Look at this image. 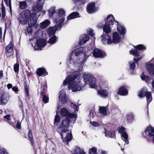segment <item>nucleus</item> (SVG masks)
Masks as SVG:
<instances>
[{
  "instance_id": "obj_2",
  "label": "nucleus",
  "mask_w": 154,
  "mask_h": 154,
  "mask_svg": "<svg viewBox=\"0 0 154 154\" xmlns=\"http://www.w3.org/2000/svg\"><path fill=\"white\" fill-rule=\"evenodd\" d=\"M18 20L20 23L24 25L27 23L29 20V22L36 20L35 14L31 13V11L28 9H25L22 11L20 14Z\"/></svg>"
},
{
  "instance_id": "obj_31",
  "label": "nucleus",
  "mask_w": 154,
  "mask_h": 154,
  "mask_svg": "<svg viewBox=\"0 0 154 154\" xmlns=\"http://www.w3.org/2000/svg\"><path fill=\"white\" fill-rule=\"evenodd\" d=\"M59 98L62 101L63 103L64 104L68 102V98L66 96L65 94L63 95L60 94Z\"/></svg>"
},
{
  "instance_id": "obj_25",
  "label": "nucleus",
  "mask_w": 154,
  "mask_h": 154,
  "mask_svg": "<svg viewBox=\"0 0 154 154\" xmlns=\"http://www.w3.org/2000/svg\"><path fill=\"white\" fill-rule=\"evenodd\" d=\"M79 13L77 11L73 12L71 13L67 17L68 20H70L77 17H79Z\"/></svg>"
},
{
  "instance_id": "obj_3",
  "label": "nucleus",
  "mask_w": 154,
  "mask_h": 154,
  "mask_svg": "<svg viewBox=\"0 0 154 154\" xmlns=\"http://www.w3.org/2000/svg\"><path fill=\"white\" fill-rule=\"evenodd\" d=\"M79 76V75H69L63 81V84L67 85L69 83L68 88H71L72 91L76 92L81 89V87L78 84L77 82L74 81Z\"/></svg>"
},
{
  "instance_id": "obj_7",
  "label": "nucleus",
  "mask_w": 154,
  "mask_h": 154,
  "mask_svg": "<svg viewBox=\"0 0 154 154\" xmlns=\"http://www.w3.org/2000/svg\"><path fill=\"white\" fill-rule=\"evenodd\" d=\"M60 114L62 117H66V118L72 119L74 118L73 123H75L77 118V114L70 113L66 108H61L60 111Z\"/></svg>"
},
{
  "instance_id": "obj_6",
  "label": "nucleus",
  "mask_w": 154,
  "mask_h": 154,
  "mask_svg": "<svg viewBox=\"0 0 154 154\" xmlns=\"http://www.w3.org/2000/svg\"><path fill=\"white\" fill-rule=\"evenodd\" d=\"M147 88L144 87L141 88L138 91V96L140 98L146 96L147 104L148 105L152 100V94L150 91H148Z\"/></svg>"
},
{
  "instance_id": "obj_56",
  "label": "nucleus",
  "mask_w": 154,
  "mask_h": 154,
  "mask_svg": "<svg viewBox=\"0 0 154 154\" xmlns=\"http://www.w3.org/2000/svg\"><path fill=\"white\" fill-rule=\"evenodd\" d=\"M11 116L9 115H7L4 117V118L8 120H10Z\"/></svg>"
},
{
  "instance_id": "obj_1",
  "label": "nucleus",
  "mask_w": 154,
  "mask_h": 154,
  "mask_svg": "<svg viewBox=\"0 0 154 154\" xmlns=\"http://www.w3.org/2000/svg\"><path fill=\"white\" fill-rule=\"evenodd\" d=\"M70 118H67L63 120L61 122V124L59 127L57 131L61 136V138L62 142L66 145H69V142L73 138L72 134L71 132H69L66 134L65 137H63V133H66L69 131L68 128L70 123Z\"/></svg>"
},
{
  "instance_id": "obj_36",
  "label": "nucleus",
  "mask_w": 154,
  "mask_h": 154,
  "mask_svg": "<svg viewBox=\"0 0 154 154\" xmlns=\"http://www.w3.org/2000/svg\"><path fill=\"white\" fill-rule=\"evenodd\" d=\"M19 7L21 10H24L27 8V5L26 1H21L20 2Z\"/></svg>"
},
{
  "instance_id": "obj_54",
  "label": "nucleus",
  "mask_w": 154,
  "mask_h": 154,
  "mask_svg": "<svg viewBox=\"0 0 154 154\" xmlns=\"http://www.w3.org/2000/svg\"><path fill=\"white\" fill-rule=\"evenodd\" d=\"M84 57V58L82 61V63L84 64L85 63L86 59L88 58V57L89 56V55L87 56H86V53H85V56H83Z\"/></svg>"
},
{
  "instance_id": "obj_26",
  "label": "nucleus",
  "mask_w": 154,
  "mask_h": 154,
  "mask_svg": "<svg viewBox=\"0 0 154 154\" xmlns=\"http://www.w3.org/2000/svg\"><path fill=\"white\" fill-rule=\"evenodd\" d=\"M104 133L105 136L108 137L113 138L116 136L115 131H106L105 129Z\"/></svg>"
},
{
  "instance_id": "obj_34",
  "label": "nucleus",
  "mask_w": 154,
  "mask_h": 154,
  "mask_svg": "<svg viewBox=\"0 0 154 154\" xmlns=\"http://www.w3.org/2000/svg\"><path fill=\"white\" fill-rule=\"evenodd\" d=\"M24 91L25 92L26 95V97L29 100L30 98L29 96V86H28L27 84L26 83L24 86Z\"/></svg>"
},
{
  "instance_id": "obj_21",
  "label": "nucleus",
  "mask_w": 154,
  "mask_h": 154,
  "mask_svg": "<svg viewBox=\"0 0 154 154\" xmlns=\"http://www.w3.org/2000/svg\"><path fill=\"white\" fill-rule=\"evenodd\" d=\"M58 27L60 28L57 25V26L51 27L48 28V32L50 37H51L53 35H55L56 31Z\"/></svg>"
},
{
  "instance_id": "obj_40",
  "label": "nucleus",
  "mask_w": 154,
  "mask_h": 154,
  "mask_svg": "<svg viewBox=\"0 0 154 154\" xmlns=\"http://www.w3.org/2000/svg\"><path fill=\"white\" fill-rule=\"evenodd\" d=\"M122 137L124 139L125 142L126 144H128L129 143V141L128 140V135L126 132H124L122 134Z\"/></svg>"
},
{
  "instance_id": "obj_63",
  "label": "nucleus",
  "mask_w": 154,
  "mask_h": 154,
  "mask_svg": "<svg viewBox=\"0 0 154 154\" xmlns=\"http://www.w3.org/2000/svg\"><path fill=\"white\" fill-rule=\"evenodd\" d=\"M2 28L1 27H0V38L1 39L2 37Z\"/></svg>"
},
{
  "instance_id": "obj_44",
  "label": "nucleus",
  "mask_w": 154,
  "mask_h": 154,
  "mask_svg": "<svg viewBox=\"0 0 154 154\" xmlns=\"http://www.w3.org/2000/svg\"><path fill=\"white\" fill-rule=\"evenodd\" d=\"M89 154H97V149L95 147L90 148L89 149Z\"/></svg>"
},
{
  "instance_id": "obj_27",
  "label": "nucleus",
  "mask_w": 154,
  "mask_h": 154,
  "mask_svg": "<svg viewBox=\"0 0 154 154\" xmlns=\"http://www.w3.org/2000/svg\"><path fill=\"white\" fill-rule=\"evenodd\" d=\"M82 39L79 41V44L80 45H82L85 44L89 39V36L87 35H84Z\"/></svg>"
},
{
  "instance_id": "obj_16",
  "label": "nucleus",
  "mask_w": 154,
  "mask_h": 154,
  "mask_svg": "<svg viewBox=\"0 0 154 154\" xmlns=\"http://www.w3.org/2000/svg\"><path fill=\"white\" fill-rule=\"evenodd\" d=\"M14 46V44L13 42L11 41L9 44L6 47L5 52L9 57L12 55L13 54Z\"/></svg>"
},
{
  "instance_id": "obj_13",
  "label": "nucleus",
  "mask_w": 154,
  "mask_h": 154,
  "mask_svg": "<svg viewBox=\"0 0 154 154\" xmlns=\"http://www.w3.org/2000/svg\"><path fill=\"white\" fill-rule=\"evenodd\" d=\"M92 54L93 56L96 58H103L106 56V54L104 51L97 48L94 49Z\"/></svg>"
},
{
  "instance_id": "obj_62",
  "label": "nucleus",
  "mask_w": 154,
  "mask_h": 154,
  "mask_svg": "<svg viewBox=\"0 0 154 154\" xmlns=\"http://www.w3.org/2000/svg\"><path fill=\"white\" fill-rule=\"evenodd\" d=\"M21 105L20 106V109H22V111H23V102L22 100L21 101Z\"/></svg>"
},
{
  "instance_id": "obj_53",
  "label": "nucleus",
  "mask_w": 154,
  "mask_h": 154,
  "mask_svg": "<svg viewBox=\"0 0 154 154\" xmlns=\"http://www.w3.org/2000/svg\"><path fill=\"white\" fill-rule=\"evenodd\" d=\"M16 128L20 130L21 129V123H20L18 121L17 122V125L16 126Z\"/></svg>"
},
{
  "instance_id": "obj_17",
  "label": "nucleus",
  "mask_w": 154,
  "mask_h": 154,
  "mask_svg": "<svg viewBox=\"0 0 154 154\" xmlns=\"http://www.w3.org/2000/svg\"><path fill=\"white\" fill-rule=\"evenodd\" d=\"M128 94V90L126 86L123 85L121 86L119 89L117 94L121 96H125Z\"/></svg>"
},
{
  "instance_id": "obj_10",
  "label": "nucleus",
  "mask_w": 154,
  "mask_h": 154,
  "mask_svg": "<svg viewBox=\"0 0 154 154\" xmlns=\"http://www.w3.org/2000/svg\"><path fill=\"white\" fill-rule=\"evenodd\" d=\"M57 15L59 22L58 26L60 28H61L62 26V24L65 20V11L62 8L58 10Z\"/></svg>"
},
{
  "instance_id": "obj_28",
  "label": "nucleus",
  "mask_w": 154,
  "mask_h": 154,
  "mask_svg": "<svg viewBox=\"0 0 154 154\" xmlns=\"http://www.w3.org/2000/svg\"><path fill=\"white\" fill-rule=\"evenodd\" d=\"M111 25L109 24H107L105 23L103 26V29L104 32L106 33L107 34L109 33L111 30V29L110 28Z\"/></svg>"
},
{
  "instance_id": "obj_47",
  "label": "nucleus",
  "mask_w": 154,
  "mask_h": 154,
  "mask_svg": "<svg viewBox=\"0 0 154 154\" xmlns=\"http://www.w3.org/2000/svg\"><path fill=\"white\" fill-rule=\"evenodd\" d=\"M42 101L44 103H47L49 102V97L46 95L43 96L42 98Z\"/></svg>"
},
{
  "instance_id": "obj_20",
  "label": "nucleus",
  "mask_w": 154,
  "mask_h": 154,
  "mask_svg": "<svg viewBox=\"0 0 154 154\" xmlns=\"http://www.w3.org/2000/svg\"><path fill=\"white\" fill-rule=\"evenodd\" d=\"M37 75L39 76H45L48 75V72L46 69L44 68L41 67L38 69L36 72Z\"/></svg>"
},
{
  "instance_id": "obj_64",
  "label": "nucleus",
  "mask_w": 154,
  "mask_h": 154,
  "mask_svg": "<svg viewBox=\"0 0 154 154\" xmlns=\"http://www.w3.org/2000/svg\"><path fill=\"white\" fill-rule=\"evenodd\" d=\"M101 153V154H106V152L105 151L102 150Z\"/></svg>"
},
{
  "instance_id": "obj_50",
  "label": "nucleus",
  "mask_w": 154,
  "mask_h": 154,
  "mask_svg": "<svg viewBox=\"0 0 154 154\" xmlns=\"http://www.w3.org/2000/svg\"><path fill=\"white\" fill-rule=\"evenodd\" d=\"M42 90L47 91V85L46 82L45 83L44 85H42Z\"/></svg>"
},
{
  "instance_id": "obj_12",
  "label": "nucleus",
  "mask_w": 154,
  "mask_h": 154,
  "mask_svg": "<svg viewBox=\"0 0 154 154\" xmlns=\"http://www.w3.org/2000/svg\"><path fill=\"white\" fill-rule=\"evenodd\" d=\"M84 48H80L73 50L72 52L70 57L69 60L71 61L72 60V58L73 56L75 55V57H78L79 55H83V56H85L86 52L84 50Z\"/></svg>"
},
{
  "instance_id": "obj_15",
  "label": "nucleus",
  "mask_w": 154,
  "mask_h": 154,
  "mask_svg": "<svg viewBox=\"0 0 154 154\" xmlns=\"http://www.w3.org/2000/svg\"><path fill=\"white\" fill-rule=\"evenodd\" d=\"M143 135L146 137H154V128L150 125H149L146 128Z\"/></svg>"
},
{
  "instance_id": "obj_8",
  "label": "nucleus",
  "mask_w": 154,
  "mask_h": 154,
  "mask_svg": "<svg viewBox=\"0 0 154 154\" xmlns=\"http://www.w3.org/2000/svg\"><path fill=\"white\" fill-rule=\"evenodd\" d=\"M134 49L132 48L130 51L129 53L131 55L134 56L135 57H140V55L138 51L144 50L146 49V47L142 44H140L134 46Z\"/></svg>"
},
{
  "instance_id": "obj_57",
  "label": "nucleus",
  "mask_w": 154,
  "mask_h": 154,
  "mask_svg": "<svg viewBox=\"0 0 154 154\" xmlns=\"http://www.w3.org/2000/svg\"><path fill=\"white\" fill-rule=\"evenodd\" d=\"M46 91H46L42 90V91L41 93V95L43 97L46 96L45 93Z\"/></svg>"
},
{
  "instance_id": "obj_49",
  "label": "nucleus",
  "mask_w": 154,
  "mask_h": 154,
  "mask_svg": "<svg viewBox=\"0 0 154 154\" xmlns=\"http://www.w3.org/2000/svg\"><path fill=\"white\" fill-rule=\"evenodd\" d=\"M125 131V128L124 127H121V128H119V132L120 133L122 134L124 132H126Z\"/></svg>"
},
{
  "instance_id": "obj_43",
  "label": "nucleus",
  "mask_w": 154,
  "mask_h": 154,
  "mask_svg": "<svg viewBox=\"0 0 154 154\" xmlns=\"http://www.w3.org/2000/svg\"><path fill=\"white\" fill-rule=\"evenodd\" d=\"M127 120L128 122H132L134 119L133 115L131 114H128L126 115Z\"/></svg>"
},
{
  "instance_id": "obj_51",
  "label": "nucleus",
  "mask_w": 154,
  "mask_h": 154,
  "mask_svg": "<svg viewBox=\"0 0 154 154\" xmlns=\"http://www.w3.org/2000/svg\"><path fill=\"white\" fill-rule=\"evenodd\" d=\"M12 90L15 92H17L19 91L18 88L17 86H14L12 87Z\"/></svg>"
},
{
  "instance_id": "obj_52",
  "label": "nucleus",
  "mask_w": 154,
  "mask_h": 154,
  "mask_svg": "<svg viewBox=\"0 0 154 154\" xmlns=\"http://www.w3.org/2000/svg\"><path fill=\"white\" fill-rule=\"evenodd\" d=\"M88 35L91 36V37L94 36V35L93 33V30L90 29L88 32Z\"/></svg>"
},
{
  "instance_id": "obj_9",
  "label": "nucleus",
  "mask_w": 154,
  "mask_h": 154,
  "mask_svg": "<svg viewBox=\"0 0 154 154\" xmlns=\"http://www.w3.org/2000/svg\"><path fill=\"white\" fill-rule=\"evenodd\" d=\"M83 76L85 83L88 84L91 88H95L96 87V80L94 78L88 74H84Z\"/></svg>"
},
{
  "instance_id": "obj_59",
  "label": "nucleus",
  "mask_w": 154,
  "mask_h": 154,
  "mask_svg": "<svg viewBox=\"0 0 154 154\" xmlns=\"http://www.w3.org/2000/svg\"><path fill=\"white\" fill-rule=\"evenodd\" d=\"M8 88V89H10L12 87V85L11 84L9 83L7 85Z\"/></svg>"
},
{
  "instance_id": "obj_14",
  "label": "nucleus",
  "mask_w": 154,
  "mask_h": 154,
  "mask_svg": "<svg viewBox=\"0 0 154 154\" xmlns=\"http://www.w3.org/2000/svg\"><path fill=\"white\" fill-rule=\"evenodd\" d=\"M98 9L96 7L95 3L94 2H90L86 7V11L89 14H92L96 12Z\"/></svg>"
},
{
  "instance_id": "obj_24",
  "label": "nucleus",
  "mask_w": 154,
  "mask_h": 154,
  "mask_svg": "<svg viewBox=\"0 0 154 154\" xmlns=\"http://www.w3.org/2000/svg\"><path fill=\"white\" fill-rule=\"evenodd\" d=\"M28 135L29 140L31 142V145L33 149H34L35 148V145L34 144V141L31 129H30L29 131Z\"/></svg>"
},
{
  "instance_id": "obj_58",
  "label": "nucleus",
  "mask_w": 154,
  "mask_h": 154,
  "mask_svg": "<svg viewBox=\"0 0 154 154\" xmlns=\"http://www.w3.org/2000/svg\"><path fill=\"white\" fill-rule=\"evenodd\" d=\"M9 6L11 12V0H9Z\"/></svg>"
},
{
  "instance_id": "obj_37",
  "label": "nucleus",
  "mask_w": 154,
  "mask_h": 154,
  "mask_svg": "<svg viewBox=\"0 0 154 154\" xmlns=\"http://www.w3.org/2000/svg\"><path fill=\"white\" fill-rule=\"evenodd\" d=\"M2 9L1 11L2 12V20H5V8L4 6L3 1H2L1 3Z\"/></svg>"
},
{
  "instance_id": "obj_29",
  "label": "nucleus",
  "mask_w": 154,
  "mask_h": 154,
  "mask_svg": "<svg viewBox=\"0 0 154 154\" xmlns=\"http://www.w3.org/2000/svg\"><path fill=\"white\" fill-rule=\"evenodd\" d=\"M98 94L101 97H105L108 95V93L105 90H100L98 91Z\"/></svg>"
},
{
  "instance_id": "obj_18",
  "label": "nucleus",
  "mask_w": 154,
  "mask_h": 154,
  "mask_svg": "<svg viewBox=\"0 0 154 154\" xmlns=\"http://www.w3.org/2000/svg\"><path fill=\"white\" fill-rule=\"evenodd\" d=\"M9 97L4 93L0 94V105H4L7 103Z\"/></svg>"
},
{
  "instance_id": "obj_55",
  "label": "nucleus",
  "mask_w": 154,
  "mask_h": 154,
  "mask_svg": "<svg viewBox=\"0 0 154 154\" xmlns=\"http://www.w3.org/2000/svg\"><path fill=\"white\" fill-rule=\"evenodd\" d=\"M90 116L92 118H94V112L93 111L91 110L90 112Z\"/></svg>"
},
{
  "instance_id": "obj_42",
  "label": "nucleus",
  "mask_w": 154,
  "mask_h": 154,
  "mask_svg": "<svg viewBox=\"0 0 154 154\" xmlns=\"http://www.w3.org/2000/svg\"><path fill=\"white\" fill-rule=\"evenodd\" d=\"M60 116L56 114L55 116L54 120V125H57L58 124L57 123H58L60 121Z\"/></svg>"
},
{
  "instance_id": "obj_11",
  "label": "nucleus",
  "mask_w": 154,
  "mask_h": 154,
  "mask_svg": "<svg viewBox=\"0 0 154 154\" xmlns=\"http://www.w3.org/2000/svg\"><path fill=\"white\" fill-rule=\"evenodd\" d=\"M146 69L149 74L154 76V58L146 64Z\"/></svg>"
},
{
  "instance_id": "obj_60",
  "label": "nucleus",
  "mask_w": 154,
  "mask_h": 154,
  "mask_svg": "<svg viewBox=\"0 0 154 154\" xmlns=\"http://www.w3.org/2000/svg\"><path fill=\"white\" fill-rule=\"evenodd\" d=\"M3 71L2 70L0 71V79L3 78Z\"/></svg>"
},
{
  "instance_id": "obj_41",
  "label": "nucleus",
  "mask_w": 154,
  "mask_h": 154,
  "mask_svg": "<svg viewBox=\"0 0 154 154\" xmlns=\"http://www.w3.org/2000/svg\"><path fill=\"white\" fill-rule=\"evenodd\" d=\"M49 16L52 17L53 14L55 13V7H52L48 11Z\"/></svg>"
},
{
  "instance_id": "obj_45",
  "label": "nucleus",
  "mask_w": 154,
  "mask_h": 154,
  "mask_svg": "<svg viewBox=\"0 0 154 154\" xmlns=\"http://www.w3.org/2000/svg\"><path fill=\"white\" fill-rule=\"evenodd\" d=\"M19 64L18 63H16L14 65V69L15 72L18 73L19 71Z\"/></svg>"
},
{
  "instance_id": "obj_35",
  "label": "nucleus",
  "mask_w": 154,
  "mask_h": 154,
  "mask_svg": "<svg viewBox=\"0 0 154 154\" xmlns=\"http://www.w3.org/2000/svg\"><path fill=\"white\" fill-rule=\"evenodd\" d=\"M73 154H86L83 149L78 147L74 150Z\"/></svg>"
},
{
  "instance_id": "obj_61",
  "label": "nucleus",
  "mask_w": 154,
  "mask_h": 154,
  "mask_svg": "<svg viewBox=\"0 0 154 154\" xmlns=\"http://www.w3.org/2000/svg\"><path fill=\"white\" fill-rule=\"evenodd\" d=\"M16 59H17V62L18 61V57H19V54L18 53L17 51H16Z\"/></svg>"
},
{
  "instance_id": "obj_5",
  "label": "nucleus",
  "mask_w": 154,
  "mask_h": 154,
  "mask_svg": "<svg viewBox=\"0 0 154 154\" xmlns=\"http://www.w3.org/2000/svg\"><path fill=\"white\" fill-rule=\"evenodd\" d=\"M106 21L107 23H105L112 26L114 24V22L116 23L117 24H116V25L117 26L118 31L121 35H124L125 34L126 32L125 28L122 26L119 22L115 20V18L112 15L109 14L107 16Z\"/></svg>"
},
{
  "instance_id": "obj_33",
  "label": "nucleus",
  "mask_w": 154,
  "mask_h": 154,
  "mask_svg": "<svg viewBox=\"0 0 154 154\" xmlns=\"http://www.w3.org/2000/svg\"><path fill=\"white\" fill-rule=\"evenodd\" d=\"M75 4L78 6L83 5L86 3L85 0H72Z\"/></svg>"
},
{
  "instance_id": "obj_19",
  "label": "nucleus",
  "mask_w": 154,
  "mask_h": 154,
  "mask_svg": "<svg viewBox=\"0 0 154 154\" xmlns=\"http://www.w3.org/2000/svg\"><path fill=\"white\" fill-rule=\"evenodd\" d=\"M143 57L142 56H140V57H134L133 60L134 61V62H132L131 61H130L129 62L130 64V69L131 70H133L135 67V63H137L138 61L140 60Z\"/></svg>"
},
{
  "instance_id": "obj_39",
  "label": "nucleus",
  "mask_w": 154,
  "mask_h": 154,
  "mask_svg": "<svg viewBox=\"0 0 154 154\" xmlns=\"http://www.w3.org/2000/svg\"><path fill=\"white\" fill-rule=\"evenodd\" d=\"M50 24V21L48 20H45L41 23V26L43 28L47 27Z\"/></svg>"
},
{
  "instance_id": "obj_32",
  "label": "nucleus",
  "mask_w": 154,
  "mask_h": 154,
  "mask_svg": "<svg viewBox=\"0 0 154 154\" xmlns=\"http://www.w3.org/2000/svg\"><path fill=\"white\" fill-rule=\"evenodd\" d=\"M141 78L142 80L148 84H149L150 80V78L149 76L145 75L143 73H142Z\"/></svg>"
},
{
  "instance_id": "obj_38",
  "label": "nucleus",
  "mask_w": 154,
  "mask_h": 154,
  "mask_svg": "<svg viewBox=\"0 0 154 154\" xmlns=\"http://www.w3.org/2000/svg\"><path fill=\"white\" fill-rule=\"evenodd\" d=\"M99 112L100 113L104 115H107V110L106 107L100 106L99 108Z\"/></svg>"
},
{
  "instance_id": "obj_46",
  "label": "nucleus",
  "mask_w": 154,
  "mask_h": 154,
  "mask_svg": "<svg viewBox=\"0 0 154 154\" xmlns=\"http://www.w3.org/2000/svg\"><path fill=\"white\" fill-rule=\"evenodd\" d=\"M70 106L74 109V112H76V111L77 112L78 111V106L75 104L71 103L70 105Z\"/></svg>"
},
{
  "instance_id": "obj_30",
  "label": "nucleus",
  "mask_w": 154,
  "mask_h": 154,
  "mask_svg": "<svg viewBox=\"0 0 154 154\" xmlns=\"http://www.w3.org/2000/svg\"><path fill=\"white\" fill-rule=\"evenodd\" d=\"M58 38L55 35H53L49 39L48 42L51 44L56 43L57 42Z\"/></svg>"
},
{
  "instance_id": "obj_22",
  "label": "nucleus",
  "mask_w": 154,
  "mask_h": 154,
  "mask_svg": "<svg viewBox=\"0 0 154 154\" xmlns=\"http://www.w3.org/2000/svg\"><path fill=\"white\" fill-rule=\"evenodd\" d=\"M47 44L44 38L38 39L36 42V45L38 48L43 47Z\"/></svg>"
},
{
  "instance_id": "obj_23",
  "label": "nucleus",
  "mask_w": 154,
  "mask_h": 154,
  "mask_svg": "<svg viewBox=\"0 0 154 154\" xmlns=\"http://www.w3.org/2000/svg\"><path fill=\"white\" fill-rule=\"evenodd\" d=\"M37 20H34L29 23V26L27 28V31L28 33L31 34L32 32V27L36 23Z\"/></svg>"
},
{
  "instance_id": "obj_4",
  "label": "nucleus",
  "mask_w": 154,
  "mask_h": 154,
  "mask_svg": "<svg viewBox=\"0 0 154 154\" xmlns=\"http://www.w3.org/2000/svg\"><path fill=\"white\" fill-rule=\"evenodd\" d=\"M102 37V40L104 44H107L109 45L112 43L116 44L121 41V37L117 32H114L113 33L112 40L111 37L107 34H103Z\"/></svg>"
},
{
  "instance_id": "obj_48",
  "label": "nucleus",
  "mask_w": 154,
  "mask_h": 154,
  "mask_svg": "<svg viewBox=\"0 0 154 154\" xmlns=\"http://www.w3.org/2000/svg\"><path fill=\"white\" fill-rule=\"evenodd\" d=\"M90 123L94 127H97L99 125V123L96 122H91Z\"/></svg>"
}]
</instances>
